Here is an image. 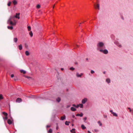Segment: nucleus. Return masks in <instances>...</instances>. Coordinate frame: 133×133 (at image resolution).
I'll use <instances>...</instances> for the list:
<instances>
[{
    "instance_id": "nucleus-54",
    "label": "nucleus",
    "mask_w": 133,
    "mask_h": 133,
    "mask_svg": "<svg viewBox=\"0 0 133 133\" xmlns=\"http://www.w3.org/2000/svg\"><path fill=\"white\" fill-rule=\"evenodd\" d=\"M122 19H123V17H122Z\"/></svg>"
},
{
    "instance_id": "nucleus-46",
    "label": "nucleus",
    "mask_w": 133,
    "mask_h": 133,
    "mask_svg": "<svg viewBox=\"0 0 133 133\" xmlns=\"http://www.w3.org/2000/svg\"><path fill=\"white\" fill-rule=\"evenodd\" d=\"M27 78H30V77H28V76H27L26 77Z\"/></svg>"
},
{
    "instance_id": "nucleus-56",
    "label": "nucleus",
    "mask_w": 133,
    "mask_h": 133,
    "mask_svg": "<svg viewBox=\"0 0 133 133\" xmlns=\"http://www.w3.org/2000/svg\"><path fill=\"white\" fill-rule=\"evenodd\" d=\"M87 59V60H88V58H87V59Z\"/></svg>"
},
{
    "instance_id": "nucleus-8",
    "label": "nucleus",
    "mask_w": 133,
    "mask_h": 133,
    "mask_svg": "<svg viewBox=\"0 0 133 133\" xmlns=\"http://www.w3.org/2000/svg\"><path fill=\"white\" fill-rule=\"evenodd\" d=\"M82 75V73H81L80 74H79L78 73H77L76 74V76L78 77H80Z\"/></svg>"
},
{
    "instance_id": "nucleus-50",
    "label": "nucleus",
    "mask_w": 133,
    "mask_h": 133,
    "mask_svg": "<svg viewBox=\"0 0 133 133\" xmlns=\"http://www.w3.org/2000/svg\"><path fill=\"white\" fill-rule=\"evenodd\" d=\"M88 133H91V132H90L89 131H88Z\"/></svg>"
},
{
    "instance_id": "nucleus-51",
    "label": "nucleus",
    "mask_w": 133,
    "mask_h": 133,
    "mask_svg": "<svg viewBox=\"0 0 133 133\" xmlns=\"http://www.w3.org/2000/svg\"><path fill=\"white\" fill-rule=\"evenodd\" d=\"M105 71H104V72H103V73L104 74H105Z\"/></svg>"
},
{
    "instance_id": "nucleus-7",
    "label": "nucleus",
    "mask_w": 133,
    "mask_h": 133,
    "mask_svg": "<svg viewBox=\"0 0 133 133\" xmlns=\"http://www.w3.org/2000/svg\"><path fill=\"white\" fill-rule=\"evenodd\" d=\"M16 101L17 102L20 103L22 101V99L21 98H18L16 99Z\"/></svg>"
},
{
    "instance_id": "nucleus-18",
    "label": "nucleus",
    "mask_w": 133,
    "mask_h": 133,
    "mask_svg": "<svg viewBox=\"0 0 133 133\" xmlns=\"http://www.w3.org/2000/svg\"><path fill=\"white\" fill-rule=\"evenodd\" d=\"M18 47L20 50H21L22 49V47L21 44L19 45Z\"/></svg>"
},
{
    "instance_id": "nucleus-42",
    "label": "nucleus",
    "mask_w": 133,
    "mask_h": 133,
    "mask_svg": "<svg viewBox=\"0 0 133 133\" xmlns=\"http://www.w3.org/2000/svg\"><path fill=\"white\" fill-rule=\"evenodd\" d=\"M50 127V125H47L46 126V128H49V127Z\"/></svg>"
},
{
    "instance_id": "nucleus-2",
    "label": "nucleus",
    "mask_w": 133,
    "mask_h": 133,
    "mask_svg": "<svg viewBox=\"0 0 133 133\" xmlns=\"http://www.w3.org/2000/svg\"><path fill=\"white\" fill-rule=\"evenodd\" d=\"M97 49L100 51V49L105 48L104 44L102 42H99L97 44Z\"/></svg>"
},
{
    "instance_id": "nucleus-47",
    "label": "nucleus",
    "mask_w": 133,
    "mask_h": 133,
    "mask_svg": "<svg viewBox=\"0 0 133 133\" xmlns=\"http://www.w3.org/2000/svg\"><path fill=\"white\" fill-rule=\"evenodd\" d=\"M128 109L130 110H131V109L130 108H128Z\"/></svg>"
},
{
    "instance_id": "nucleus-40",
    "label": "nucleus",
    "mask_w": 133,
    "mask_h": 133,
    "mask_svg": "<svg viewBox=\"0 0 133 133\" xmlns=\"http://www.w3.org/2000/svg\"><path fill=\"white\" fill-rule=\"evenodd\" d=\"M11 76V77L12 78L14 77V75L13 74H12Z\"/></svg>"
},
{
    "instance_id": "nucleus-32",
    "label": "nucleus",
    "mask_w": 133,
    "mask_h": 133,
    "mask_svg": "<svg viewBox=\"0 0 133 133\" xmlns=\"http://www.w3.org/2000/svg\"><path fill=\"white\" fill-rule=\"evenodd\" d=\"M52 130L51 129H50L49 131H48V132L49 133H51L52 132Z\"/></svg>"
},
{
    "instance_id": "nucleus-22",
    "label": "nucleus",
    "mask_w": 133,
    "mask_h": 133,
    "mask_svg": "<svg viewBox=\"0 0 133 133\" xmlns=\"http://www.w3.org/2000/svg\"><path fill=\"white\" fill-rule=\"evenodd\" d=\"M20 72H21V73H22L23 74H25L26 73V71H25L23 70H20Z\"/></svg>"
},
{
    "instance_id": "nucleus-24",
    "label": "nucleus",
    "mask_w": 133,
    "mask_h": 133,
    "mask_svg": "<svg viewBox=\"0 0 133 133\" xmlns=\"http://www.w3.org/2000/svg\"><path fill=\"white\" fill-rule=\"evenodd\" d=\"M14 42L16 43L17 41V38H14Z\"/></svg>"
},
{
    "instance_id": "nucleus-52",
    "label": "nucleus",
    "mask_w": 133,
    "mask_h": 133,
    "mask_svg": "<svg viewBox=\"0 0 133 133\" xmlns=\"http://www.w3.org/2000/svg\"><path fill=\"white\" fill-rule=\"evenodd\" d=\"M95 130V131H97V130Z\"/></svg>"
},
{
    "instance_id": "nucleus-45",
    "label": "nucleus",
    "mask_w": 133,
    "mask_h": 133,
    "mask_svg": "<svg viewBox=\"0 0 133 133\" xmlns=\"http://www.w3.org/2000/svg\"><path fill=\"white\" fill-rule=\"evenodd\" d=\"M72 116L73 118H74L75 117V116L74 115H72Z\"/></svg>"
},
{
    "instance_id": "nucleus-16",
    "label": "nucleus",
    "mask_w": 133,
    "mask_h": 133,
    "mask_svg": "<svg viewBox=\"0 0 133 133\" xmlns=\"http://www.w3.org/2000/svg\"><path fill=\"white\" fill-rule=\"evenodd\" d=\"M25 54L26 56H28L29 55V53L28 51H26L25 52Z\"/></svg>"
},
{
    "instance_id": "nucleus-17",
    "label": "nucleus",
    "mask_w": 133,
    "mask_h": 133,
    "mask_svg": "<svg viewBox=\"0 0 133 133\" xmlns=\"http://www.w3.org/2000/svg\"><path fill=\"white\" fill-rule=\"evenodd\" d=\"M12 2L13 4L15 5L17 3V1L16 0H14Z\"/></svg>"
},
{
    "instance_id": "nucleus-10",
    "label": "nucleus",
    "mask_w": 133,
    "mask_h": 133,
    "mask_svg": "<svg viewBox=\"0 0 133 133\" xmlns=\"http://www.w3.org/2000/svg\"><path fill=\"white\" fill-rule=\"evenodd\" d=\"M7 122L9 124H12V122L10 119H8V120Z\"/></svg>"
},
{
    "instance_id": "nucleus-41",
    "label": "nucleus",
    "mask_w": 133,
    "mask_h": 133,
    "mask_svg": "<svg viewBox=\"0 0 133 133\" xmlns=\"http://www.w3.org/2000/svg\"><path fill=\"white\" fill-rule=\"evenodd\" d=\"M104 117L105 118H106L107 117V116L106 115H104Z\"/></svg>"
},
{
    "instance_id": "nucleus-23",
    "label": "nucleus",
    "mask_w": 133,
    "mask_h": 133,
    "mask_svg": "<svg viewBox=\"0 0 133 133\" xmlns=\"http://www.w3.org/2000/svg\"><path fill=\"white\" fill-rule=\"evenodd\" d=\"M2 114L5 116H7L8 115L7 113L4 112H3Z\"/></svg>"
},
{
    "instance_id": "nucleus-36",
    "label": "nucleus",
    "mask_w": 133,
    "mask_h": 133,
    "mask_svg": "<svg viewBox=\"0 0 133 133\" xmlns=\"http://www.w3.org/2000/svg\"><path fill=\"white\" fill-rule=\"evenodd\" d=\"M133 109H131V110H129V112L131 113V114H132V112H132V110Z\"/></svg>"
},
{
    "instance_id": "nucleus-29",
    "label": "nucleus",
    "mask_w": 133,
    "mask_h": 133,
    "mask_svg": "<svg viewBox=\"0 0 133 133\" xmlns=\"http://www.w3.org/2000/svg\"><path fill=\"white\" fill-rule=\"evenodd\" d=\"M98 123L99 124L100 126H101L102 125V124L100 121H98Z\"/></svg>"
},
{
    "instance_id": "nucleus-58",
    "label": "nucleus",
    "mask_w": 133,
    "mask_h": 133,
    "mask_svg": "<svg viewBox=\"0 0 133 133\" xmlns=\"http://www.w3.org/2000/svg\"><path fill=\"white\" fill-rule=\"evenodd\" d=\"M76 46H78V45H76Z\"/></svg>"
},
{
    "instance_id": "nucleus-5",
    "label": "nucleus",
    "mask_w": 133,
    "mask_h": 133,
    "mask_svg": "<svg viewBox=\"0 0 133 133\" xmlns=\"http://www.w3.org/2000/svg\"><path fill=\"white\" fill-rule=\"evenodd\" d=\"M110 111L111 113V114H113V115L114 116H115V117L117 116V114L114 112H113L112 110H110Z\"/></svg>"
},
{
    "instance_id": "nucleus-6",
    "label": "nucleus",
    "mask_w": 133,
    "mask_h": 133,
    "mask_svg": "<svg viewBox=\"0 0 133 133\" xmlns=\"http://www.w3.org/2000/svg\"><path fill=\"white\" fill-rule=\"evenodd\" d=\"M87 101V99L86 98H84V99H83L82 101V104H85V102Z\"/></svg>"
},
{
    "instance_id": "nucleus-25",
    "label": "nucleus",
    "mask_w": 133,
    "mask_h": 133,
    "mask_svg": "<svg viewBox=\"0 0 133 133\" xmlns=\"http://www.w3.org/2000/svg\"><path fill=\"white\" fill-rule=\"evenodd\" d=\"M3 95L2 94L0 95V100H1L3 99Z\"/></svg>"
},
{
    "instance_id": "nucleus-49",
    "label": "nucleus",
    "mask_w": 133,
    "mask_h": 133,
    "mask_svg": "<svg viewBox=\"0 0 133 133\" xmlns=\"http://www.w3.org/2000/svg\"><path fill=\"white\" fill-rule=\"evenodd\" d=\"M61 70H62H62H63V68H61Z\"/></svg>"
},
{
    "instance_id": "nucleus-13",
    "label": "nucleus",
    "mask_w": 133,
    "mask_h": 133,
    "mask_svg": "<svg viewBox=\"0 0 133 133\" xmlns=\"http://www.w3.org/2000/svg\"><path fill=\"white\" fill-rule=\"evenodd\" d=\"M95 6L96 8L98 10L99 9V4H97Z\"/></svg>"
},
{
    "instance_id": "nucleus-11",
    "label": "nucleus",
    "mask_w": 133,
    "mask_h": 133,
    "mask_svg": "<svg viewBox=\"0 0 133 133\" xmlns=\"http://www.w3.org/2000/svg\"><path fill=\"white\" fill-rule=\"evenodd\" d=\"M70 109L73 111H74L76 110V109L73 107H71Z\"/></svg>"
},
{
    "instance_id": "nucleus-31",
    "label": "nucleus",
    "mask_w": 133,
    "mask_h": 133,
    "mask_svg": "<svg viewBox=\"0 0 133 133\" xmlns=\"http://www.w3.org/2000/svg\"><path fill=\"white\" fill-rule=\"evenodd\" d=\"M3 118L4 120H6L8 118L7 116H5V117H3Z\"/></svg>"
},
{
    "instance_id": "nucleus-21",
    "label": "nucleus",
    "mask_w": 133,
    "mask_h": 133,
    "mask_svg": "<svg viewBox=\"0 0 133 133\" xmlns=\"http://www.w3.org/2000/svg\"><path fill=\"white\" fill-rule=\"evenodd\" d=\"M70 122H67V121H66L65 122V124L66 125H69V123H70Z\"/></svg>"
},
{
    "instance_id": "nucleus-33",
    "label": "nucleus",
    "mask_w": 133,
    "mask_h": 133,
    "mask_svg": "<svg viewBox=\"0 0 133 133\" xmlns=\"http://www.w3.org/2000/svg\"><path fill=\"white\" fill-rule=\"evenodd\" d=\"M69 69L71 70H74L75 69H74V68H73V67H72L70 68H69Z\"/></svg>"
},
{
    "instance_id": "nucleus-1",
    "label": "nucleus",
    "mask_w": 133,
    "mask_h": 133,
    "mask_svg": "<svg viewBox=\"0 0 133 133\" xmlns=\"http://www.w3.org/2000/svg\"><path fill=\"white\" fill-rule=\"evenodd\" d=\"M19 13H16L15 16H11L8 20L7 23L12 25H15L16 24V21L15 19V18L19 19Z\"/></svg>"
},
{
    "instance_id": "nucleus-4",
    "label": "nucleus",
    "mask_w": 133,
    "mask_h": 133,
    "mask_svg": "<svg viewBox=\"0 0 133 133\" xmlns=\"http://www.w3.org/2000/svg\"><path fill=\"white\" fill-rule=\"evenodd\" d=\"M115 43L118 46V47L119 48H121L122 47V45L121 44L119 43L118 42H115Z\"/></svg>"
},
{
    "instance_id": "nucleus-34",
    "label": "nucleus",
    "mask_w": 133,
    "mask_h": 133,
    "mask_svg": "<svg viewBox=\"0 0 133 133\" xmlns=\"http://www.w3.org/2000/svg\"><path fill=\"white\" fill-rule=\"evenodd\" d=\"M27 28L28 29V30L29 31L30 30L31 28L30 26H28V27Z\"/></svg>"
},
{
    "instance_id": "nucleus-37",
    "label": "nucleus",
    "mask_w": 133,
    "mask_h": 133,
    "mask_svg": "<svg viewBox=\"0 0 133 133\" xmlns=\"http://www.w3.org/2000/svg\"><path fill=\"white\" fill-rule=\"evenodd\" d=\"M95 72L93 70H91V73L92 74H93Z\"/></svg>"
},
{
    "instance_id": "nucleus-39",
    "label": "nucleus",
    "mask_w": 133,
    "mask_h": 133,
    "mask_svg": "<svg viewBox=\"0 0 133 133\" xmlns=\"http://www.w3.org/2000/svg\"><path fill=\"white\" fill-rule=\"evenodd\" d=\"M79 107V105L78 104L77 105H76V108H78Z\"/></svg>"
},
{
    "instance_id": "nucleus-53",
    "label": "nucleus",
    "mask_w": 133,
    "mask_h": 133,
    "mask_svg": "<svg viewBox=\"0 0 133 133\" xmlns=\"http://www.w3.org/2000/svg\"><path fill=\"white\" fill-rule=\"evenodd\" d=\"M72 126H74V124H72Z\"/></svg>"
},
{
    "instance_id": "nucleus-57",
    "label": "nucleus",
    "mask_w": 133,
    "mask_h": 133,
    "mask_svg": "<svg viewBox=\"0 0 133 133\" xmlns=\"http://www.w3.org/2000/svg\"><path fill=\"white\" fill-rule=\"evenodd\" d=\"M57 133H59V132H57Z\"/></svg>"
},
{
    "instance_id": "nucleus-44",
    "label": "nucleus",
    "mask_w": 133,
    "mask_h": 133,
    "mask_svg": "<svg viewBox=\"0 0 133 133\" xmlns=\"http://www.w3.org/2000/svg\"><path fill=\"white\" fill-rule=\"evenodd\" d=\"M58 126L57 125L56 127V129L57 130H58Z\"/></svg>"
},
{
    "instance_id": "nucleus-48",
    "label": "nucleus",
    "mask_w": 133,
    "mask_h": 133,
    "mask_svg": "<svg viewBox=\"0 0 133 133\" xmlns=\"http://www.w3.org/2000/svg\"><path fill=\"white\" fill-rule=\"evenodd\" d=\"M70 107V106H69V105H67V108H69V107Z\"/></svg>"
},
{
    "instance_id": "nucleus-30",
    "label": "nucleus",
    "mask_w": 133,
    "mask_h": 133,
    "mask_svg": "<svg viewBox=\"0 0 133 133\" xmlns=\"http://www.w3.org/2000/svg\"><path fill=\"white\" fill-rule=\"evenodd\" d=\"M11 3V2L10 1H9L8 2V6H10Z\"/></svg>"
},
{
    "instance_id": "nucleus-26",
    "label": "nucleus",
    "mask_w": 133,
    "mask_h": 133,
    "mask_svg": "<svg viewBox=\"0 0 133 133\" xmlns=\"http://www.w3.org/2000/svg\"><path fill=\"white\" fill-rule=\"evenodd\" d=\"M78 105H79V107L81 108H83V105L82 104H80Z\"/></svg>"
},
{
    "instance_id": "nucleus-28",
    "label": "nucleus",
    "mask_w": 133,
    "mask_h": 133,
    "mask_svg": "<svg viewBox=\"0 0 133 133\" xmlns=\"http://www.w3.org/2000/svg\"><path fill=\"white\" fill-rule=\"evenodd\" d=\"M61 101V99L60 98H58L56 99V101L58 102H59Z\"/></svg>"
},
{
    "instance_id": "nucleus-20",
    "label": "nucleus",
    "mask_w": 133,
    "mask_h": 133,
    "mask_svg": "<svg viewBox=\"0 0 133 133\" xmlns=\"http://www.w3.org/2000/svg\"><path fill=\"white\" fill-rule=\"evenodd\" d=\"M75 129H72V130H70V132L72 133H75Z\"/></svg>"
},
{
    "instance_id": "nucleus-3",
    "label": "nucleus",
    "mask_w": 133,
    "mask_h": 133,
    "mask_svg": "<svg viewBox=\"0 0 133 133\" xmlns=\"http://www.w3.org/2000/svg\"><path fill=\"white\" fill-rule=\"evenodd\" d=\"M99 51L100 52H102L105 54H107L108 53V51L107 49H100Z\"/></svg>"
},
{
    "instance_id": "nucleus-55",
    "label": "nucleus",
    "mask_w": 133,
    "mask_h": 133,
    "mask_svg": "<svg viewBox=\"0 0 133 133\" xmlns=\"http://www.w3.org/2000/svg\"><path fill=\"white\" fill-rule=\"evenodd\" d=\"M15 80H16V78H15V79H14Z\"/></svg>"
},
{
    "instance_id": "nucleus-35",
    "label": "nucleus",
    "mask_w": 133,
    "mask_h": 133,
    "mask_svg": "<svg viewBox=\"0 0 133 133\" xmlns=\"http://www.w3.org/2000/svg\"><path fill=\"white\" fill-rule=\"evenodd\" d=\"M36 7L37 8L39 9L40 7V6L38 4L37 5Z\"/></svg>"
},
{
    "instance_id": "nucleus-15",
    "label": "nucleus",
    "mask_w": 133,
    "mask_h": 133,
    "mask_svg": "<svg viewBox=\"0 0 133 133\" xmlns=\"http://www.w3.org/2000/svg\"><path fill=\"white\" fill-rule=\"evenodd\" d=\"M7 28L8 29L12 30L13 29V27L12 26H8Z\"/></svg>"
},
{
    "instance_id": "nucleus-43",
    "label": "nucleus",
    "mask_w": 133,
    "mask_h": 133,
    "mask_svg": "<svg viewBox=\"0 0 133 133\" xmlns=\"http://www.w3.org/2000/svg\"><path fill=\"white\" fill-rule=\"evenodd\" d=\"M72 106H73L76 107V105L74 104L72 105Z\"/></svg>"
},
{
    "instance_id": "nucleus-27",
    "label": "nucleus",
    "mask_w": 133,
    "mask_h": 133,
    "mask_svg": "<svg viewBox=\"0 0 133 133\" xmlns=\"http://www.w3.org/2000/svg\"><path fill=\"white\" fill-rule=\"evenodd\" d=\"M29 35L31 37H32L33 36V33L31 31L30 32Z\"/></svg>"
},
{
    "instance_id": "nucleus-9",
    "label": "nucleus",
    "mask_w": 133,
    "mask_h": 133,
    "mask_svg": "<svg viewBox=\"0 0 133 133\" xmlns=\"http://www.w3.org/2000/svg\"><path fill=\"white\" fill-rule=\"evenodd\" d=\"M66 118V117L65 115H63V116L61 117V119L62 121L65 119Z\"/></svg>"
},
{
    "instance_id": "nucleus-19",
    "label": "nucleus",
    "mask_w": 133,
    "mask_h": 133,
    "mask_svg": "<svg viewBox=\"0 0 133 133\" xmlns=\"http://www.w3.org/2000/svg\"><path fill=\"white\" fill-rule=\"evenodd\" d=\"M81 127L82 129H84L86 128V127L84 126V125L82 124L81 125Z\"/></svg>"
},
{
    "instance_id": "nucleus-12",
    "label": "nucleus",
    "mask_w": 133,
    "mask_h": 133,
    "mask_svg": "<svg viewBox=\"0 0 133 133\" xmlns=\"http://www.w3.org/2000/svg\"><path fill=\"white\" fill-rule=\"evenodd\" d=\"M106 82L108 83H109L110 82V80L109 78H107L106 79Z\"/></svg>"
},
{
    "instance_id": "nucleus-14",
    "label": "nucleus",
    "mask_w": 133,
    "mask_h": 133,
    "mask_svg": "<svg viewBox=\"0 0 133 133\" xmlns=\"http://www.w3.org/2000/svg\"><path fill=\"white\" fill-rule=\"evenodd\" d=\"M83 114L82 113L81 114H78L76 115V116H80V117H82L83 116Z\"/></svg>"
},
{
    "instance_id": "nucleus-38",
    "label": "nucleus",
    "mask_w": 133,
    "mask_h": 133,
    "mask_svg": "<svg viewBox=\"0 0 133 133\" xmlns=\"http://www.w3.org/2000/svg\"><path fill=\"white\" fill-rule=\"evenodd\" d=\"M87 119V118L86 117H85L83 118V120H84V122H85V121Z\"/></svg>"
}]
</instances>
